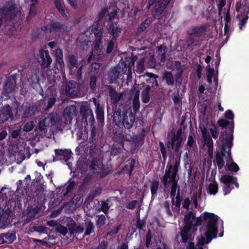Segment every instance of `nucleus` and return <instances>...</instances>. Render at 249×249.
<instances>
[{"mask_svg": "<svg viewBox=\"0 0 249 249\" xmlns=\"http://www.w3.org/2000/svg\"><path fill=\"white\" fill-rule=\"evenodd\" d=\"M116 40L113 39L112 38L109 40L107 44L106 53L107 54H110L114 49V42Z\"/></svg>", "mask_w": 249, "mask_h": 249, "instance_id": "obj_60", "label": "nucleus"}, {"mask_svg": "<svg viewBox=\"0 0 249 249\" xmlns=\"http://www.w3.org/2000/svg\"><path fill=\"white\" fill-rule=\"evenodd\" d=\"M128 164H125L121 171L125 174H127L129 177L132 176V173L134 169L136 160L134 159H131L128 161Z\"/></svg>", "mask_w": 249, "mask_h": 249, "instance_id": "obj_31", "label": "nucleus"}, {"mask_svg": "<svg viewBox=\"0 0 249 249\" xmlns=\"http://www.w3.org/2000/svg\"><path fill=\"white\" fill-rule=\"evenodd\" d=\"M80 115L81 117L82 123L88 125L89 122L90 125H93L95 124L94 115L89 106L82 104L80 107Z\"/></svg>", "mask_w": 249, "mask_h": 249, "instance_id": "obj_10", "label": "nucleus"}, {"mask_svg": "<svg viewBox=\"0 0 249 249\" xmlns=\"http://www.w3.org/2000/svg\"><path fill=\"white\" fill-rule=\"evenodd\" d=\"M14 115L12 108L9 105L1 107L0 109V123L8 122L11 123L14 120Z\"/></svg>", "mask_w": 249, "mask_h": 249, "instance_id": "obj_13", "label": "nucleus"}, {"mask_svg": "<svg viewBox=\"0 0 249 249\" xmlns=\"http://www.w3.org/2000/svg\"><path fill=\"white\" fill-rule=\"evenodd\" d=\"M180 190L179 189H178V193L176 196V201H175V206L177 209V211L178 212H179L180 211V205H181V201L182 200V198L180 196Z\"/></svg>", "mask_w": 249, "mask_h": 249, "instance_id": "obj_52", "label": "nucleus"}, {"mask_svg": "<svg viewBox=\"0 0 249 249\" xmlns=\"http://www.w3.org/2000/svg\"><path fill=\"white\" fill-rule=\"evenodd\" d=\"M150 86L147 85L142 91L141 99L143 103H147L150 101Z\"/></svg>", "mask_w": 249, "mask_h": 249, "instance_id": "obj_34", "label": "nucleus"}, {"mask_svg": "<svg viewBox=\"0 0 249 249\" xmlns=\"http://www.w3.org/2000/svg\"><path fill=\"white\" fill-rule=\"evenodd\" d=\"M174 67L177 70L176 74H183V71L185 68V65L181 64V63L179 61H175L174 63Z\"/></svg>", "mask_w": 249, "mask_h": 249, "instance_id": "obj_49", "label": "nucleus"}, {"mask_svg": "<svg viewBox=\"0 0 249 249\" xmlns=\"http://www.w3.org/2000/svg\"><path fill=\"white\" fill-rule=\"evenodd\" d=\"M53 1L54 5L60 14H61L64 18H68L69 13L66 9L63 1L61 0H53Z\"/></svg>", "mask_w": 249, "mask_h": 249, "instance_id": "obj_25", "label": "nucleus"}, {"mask_svg": "<svg viewBox=\"0 0 249 249\" xmlns=\"http://www.w3.org/2000/svg\"><path fill=\"white\" fill-rule=\"evenodd\" d=\"M171 0H148L147 9L155 4L152 10V15L156 19H162L167 14V6Z\"/></svg>", "mask_w": 249, "mask_h": 249, "instance_id": "obj_7", "label": "nucleus"}, {"mask_svg": "<svg viewBox=\"0 0 249 249\" xmlns=\"http://www.w3.org/2000/svg\"><path fill=\"white\" fill-rule=\"evenodd\" d=\"M77 112L76 106L73 104L66 107L63 111V116L68 121H71L72 116L76 115Z\"/></svg>", "mask_w": 249, "mask_h": 249, "instance_id": "obj_23", "label": "nucleus"}, {"mask_svg": "<svg viewBox=\"0 0 249 249\" xmlns=\"http://www.w3.org/2000/svg\"><path fill=\"white\" fill-rule=\"evenodd\" d=\"M181 130H178L176 134H174L170 140L168 139L166 143V145L168 149L171 148L174 149L175 144L181 137Z\"/></svg>", "mask_w": 249, "mask_h": 249, "instance_id": "obj_27", "label": "nucleus"}, {"mask_svg": "<svg viewBox=\"0 0 249 249\" xmlns=\"http://www.w3.org/2000/svg\"><path fill=\"white\" fill-rule=\"evenodd\" d=\"M1 234L5 244H11L16 239V235L15 232H6Z\"/></svg>", "mask_w": 249, "mask_h": 249, "instance_id": "obj_41", "label": "nucleus"}, {"mask_svg": "<svg viewBox=\"0 0 249 249\" xmlns=\"http://www.w3.org/2000/svg\"><path fill=\"white\" fill-rule=\"evenodd\" d=\"M243 9L244 13L246 14L240 20L239 25V29L241 30L245 26L249 19V0H244L243 1Z\"/></svg>", "mask_w": 249, "mask_h": 249, "instance_id": "obj_22", "label": "nucleus"}, {"mask_svg": "<svg viewBox=\"0 0 249 249\" xmlns=\"http://www.w3.org/2000/svg\"><path fill=\"white\" fill-rule=\"evenodd\" d=\"M152 241V233L151 231L149 230L148 231L146 234L145 238V246L146 248H149L150 245L151 244Z\"/></svg>", "mask_w": 249, "mask_h": 249, "instance_id": "obj_62", "label": "nucleus"}, {"mask_svg": "<svg viewBox=\"0 0 249 249\" xmlns=\"http://www.w3.org/2000/svg\"><path fill=\"white\" fill-rule=\"evenodd\" d=\"M126 136L122 133L116 134L114 135V141L118 143L117 144L120 145L122 147H124V142L126 140Z\"/></svg>", "mask_w": 249, "mask_h": 249, "instance_id": "obj_45", "label": "nucleus"}, {"mask_svg": "<svg viewBox=\"0 0 249 249\" xmlns=\"http://www.w3.org/2000/svg\"><path fill=\"white\" fill-rule=\"evenodd\" d=\"M86 230L83 235V237L89 235L91 233L93 232L94 229V226L93 222L91 220H89L85 223Z\"/></svg>", "mask_w": 249, "mask_h": 249, "instance_id": "obj_43", "label": "nucleus"}, {"mask_svg": "<svg viewBox=\"0 0 249 249\" xmlns=\"http://www.w3.org/2000/svg\"><path fill=\"white\" fill-rule=\"evenodd\" d=\"M228 151V147L227 146L226 147V152L225 153V155L223 156L222 157L223 161H224V165L222 167L220 168L218 166V168L219 170L222 169L225 165V161L224 160V158H225V159L226 160L227 162H231L230 164H226L225 166V169L226 170L229 171L230 172H237L239 170V167L238 165L233 161V159L232 158V156H231V160L228 159V155L227 152Z\"/></svg>", "mask_w": 249, "mask_h": 249, "instance_id": "obj_18", "label": "nucleus"}, {"mask_svg": "<svg viewBox=\"0 0 249 249\" xmlns=\"http://www.w3.org/2000/svg\"><path fill=\"white\" fill-rule=\"evenodd\" d=\"M37 61L42 69L49 68L52 62L49 51L44 49L39 50L37 54Z\"/></svg>", "mask_w": 249, "mask_h": 249, "instance_id": "obj_11", "label": "nucleus"}, {"mask_svg": "<svg viewBox=\"0 0 249 249\" xmlns=\"http://www.w3.org/2000/svg\"><path fill=\"white\" fill-rule=\"evenodd\" d=\"M61 120V118L60 115L56 112H52L44 119L40 122L39 125L40 127L42 126L51 127L59 123Z\"/></svg>", "mask_w": 249, "mask_h": 249, "instance_id": "obj_12", "label": "nucleus"}, {"mask_svg": "<svg viewBox=\"0 0 249 249\" xmlns=\"http://www.w3.org/2000/svg\"><path fill=\"white\" fill-rule=\"evenodd\" d=\"M172 99L176 107H181L182 104V100L180 98L178 93L173 96Z\"/></svg>", "mask_w": 249, "mask_h": 249, "instance_id": "obj_54", "label": "nucleus"}, {"mask_svg": "<svg viewBox=\"0 0 249 249\" xmlns=\"http://www.w3.org/2000/svg\"><path fill=\"white\" fill-rule=\"evenodd\" d=\"M11 214V211L7 209L5 210L0 215V226H5Z\"/></svg>", "mask_w": 249, "mask_h": 249, "instance_id": "obj_37", "label": "nucleus"}, {"mask_svg": "<svg viewBox=\"0 0 249 249\" xmlns=\"http://www.w3.org/2000/svg\"><path fill=\"white\" fill-rule=\"evenodd\" d=\"M103 164L102 160L100 158L94 157L92 158L89 168L90 170H97L99 168L102 167Z\"/></svg>", "mask_w": 249, "mask_h": 249, "instance_id": "obj_38", "label": "nucleus"}, {"mask_svg": "<svg viewBox=\"0 0 249 249\" xmlns=\"http://www.w3.org/2000/svg\"><path fill=\"white\" fill-rule=\"evenodd\" d=\"M68 66L71 68H78L80 65L77 62V57L73 54H70L67 58Z\"/></svg>", "mask_w": 249, "mask_h": 249, "instance_id": "obj_35", "label": "nucleus"}, {"mask_svg": "<svg viewBox=\"0 0 249 249\" xmlns=\"http://www.w3.org/2000/svg\"><path fill=\"white\" fill-rule=\"evenodd\" d=\"M16 81L13 76L7 78L5 83L3 89L6 93H10L12 92L16 87Z\"/></svg>", "mask_w": 249, "mask_h": 249, "instance_id": "obj_24", "label": "nucleus"}, {"mask_svg": "<svg viewBox=\"0 0 249 249\" xmlns=\"http://www.w3.org/2000/svg\"><path fill=\"white\" fill-rule=\"evenodd\" d=\"M146 222L144 220H141L140 216H138L137 217V221L136 223V226L137 229L139 230L143 231V228L145 226Z\"/></svg>", "mask_w": 249, "mask_h": 249, "instance_id": "obj_56", "label": "nucleus"}, {"mask_svg": "<svg viewBox=\"0 0 249 249\" xmlns=\"http://www.w3.org/2000/svg\"><path fill=\"white\" fill-rule=\"evenodd\" d=\"M95 113L97 122L103 125L105 123L104 107L98 104L96 106Z\"/></svg>", "mask_w": 249, "mask_h": 249, "instance_id": "obj_30", "label": "nucleus"}, {"mask_svg": "<svg viewBox=\"0 0 249 249\" xmlns=\"http://www.w3.org/2000/svg\"><path fill=\"white\" fill-rule=\"evenodd\" d=\"M159 144L163 160L164 161H165L167 158L166 148H165L164 144L162 141H160Z\"/></svg>", "mask_w": 249, "mask_h": 249, "instance_id": "obj_53", "label": "nucleus"}, {"mask_svg": "<svg viewBox=\"0 0 249 249\" xmlns=\"http://www.w3.org/2000/svg\"><path fill=\"white\" fill-rule=\"evenodd\" d=\"M71 179L68 181V185L66 188V191L63 193L64 196H66L69 193L73 190L76 186V183L74 180L71 181Z\"/></svg>", "mask_w": 249, "mask_h": 249, "instance_id": "obj_50", "label": "nucleus"}, {"mask_svg": "<svg viewBox=\"0 0 249 249\" xmlns=\"http://www.w3.org/2000/svg\"><path fill=\"white\" fill-rule=\"evenodd\" d=\"M145 75L148 77L146 79L147 83L151 85L150 88L152 87L154 89H156L158 87L157 80V79L159 78L158 75L148 72H146Z\"/></svg>", "mask_w": 249, "mask_h": 249, "instance_id": "obj_29", "label": "nucleus"}, {"mask_svg": "<svg viewBox=\"0 0 249 249\" xmlns=\"http://www.w3.org/2000/svg\"><path fill=\"white\" fill-rule=\"evenodd\" d=\"M55 231L63 235H66L69 231L68 227H66L61 225H58L55 228Z\"/></svg>", "mask_w": 249, "mask_h": 249, "instance_id": "obj_59", "label": "nucleus"}, {"mask_svg": "<svg viewBox=\"0 0 249 249\" xmlns=\"http://www.w3.org/2000/svg\"><path fill=\"white\" fill-rule=\"evenodd\" d=\"M55 58L56 63H58L60 69H63L64 67V62L63 61V54L62 50L58 48L55 50V53L54 54Z\"/></svg>", "mask_w": 249, "mask_h": 249, "instance_id": "obj_33", "label": "nucleus"}, {"mask_svg": "<svg viewBox=\"0 0 249 249\" xmlns=\"http://www.w3.org/2000/svg\"><path fill=\"white\" fill-rule=\"evenodd\" d=\"M34 127V122L30 121L25 124L23 126V130L24 131L28 132L31 131Z\"/></svg>", "mask_w": 249, "mask_h": 249, "instance_id": "obj_63", "label": "nucleus"}, {"mask_svg": "<svg viewBox=\"0 0 249 249\" xmlns=\"http://www.w3.org/2000/svg\"><path fill=\"white\" fill-rule=\"evenodd\" d=\"M16 8L15 4L13 2H8L5 6L0 8V16L13 19L16 17Z\"/></svg>", "mask_w": 249, "mask_h": 249, "instance_id": "obj_14", "label": "nucleus"}, {"mask_svg": "<svg viewBox=\"0 0 249 249\" xmlns=\"http://www.w3.org/2000/svg\"><path fill=\"white\" fill-rule=\"evenodd\" d=\"M97 77L95 75H92L89 80V88L92 91H94L96 89Z\"/></svg>", "mask_w": 249, "mask_h": 249, "instance_id": "obj_55", "label": "nucleus"}, {"mask_svg": "<svg viewBox=\"0 0 249 249\" xmlns=\"http://www.w3.org/2000/svg\"><path fill=\"white\" fill-rule=\"evenodd\" d=\"M177 175L178 173H176L175 175L173 176L172 165L170 164L169 165L168 164L162 180L164 186L166 187L171 182L178 181V178H177Z\"/></svg>", "mask_w": 249, "mask_h": 249, "instance_id": "obj_16", "label": "nucleus"}, {"mask_svg": "<svg viewBox=\"0 0 249 249\" xmlns=\"http://www.w3.org/2000/svg\"><path fill=\"white\" fill-rule=\"evenodd\" d=\"M107 31L111 36L112 38L116 40L121 33L122 28L119 26L117 22L109 21Z\"/></svg>", "mask_w": 249, "mask_h": 249, "instance_id": "obj_17", "label": "nucleus"}, {"mask_svg": "<svg viewBox=\"0 0 249 249\" xmlns=\"http://www.w3.org/2000/svg\"><path fill=\"white\" fill-rule=\"evenodd\" d=\"M137 59V57L132 54L131 57H126L124 60L122 59L118 66L112 68L108 72L109 83L110 84L117 83L118 80L121 76V72H125L127 68L130 71Z\"/></svg>", "mask_w": 249, "mask_h": 249, "instance_id": "obj_4", "label": "nucleus"}, {"mask_svg": "<svg viewBox=\"0 0 249 249\" xmlns=\"http://www.w3.org/2000/svg\"><path fill=\"white\" fill-rule=\"evenodd\" d=\"M107 89L108 90V94L112 103L113 104L118 103L121 100L122 95L121 94H119L115 89L111 86H108Z\"/></svg>", "mask_w": 249, "mask_h": 249, "instance_id": "obj_26", "label": "nucleus"}, {"mask_svg": "<svg viewBox=\"0 0 249 249\" xmlns=\"http://www.w3.org/2000/svg\"><path fill=\"white\" fill-rule=\"evenodd\" d=\"M52 32L67 33L70 31V28L66 24L58 21L50 22Z\"/></svg>", "mask_w": 249, "mask_h": 249, "instance_id": "obj_21", "label": "nucleus"}, {"mask_svg": "<svg viewBox=\"0 0 249 249\" xmlns=\"http://www.w3.org/2000/svg\"><path fill=\"white\" fill-rule=\"evenodd\" d=\"M218 185L217 182L214 180L213 182L209 184L207 192L208 194L211 195H215L218 192Z\"/></svg>", "mask_w": 249, "mask_h": 249, "instance_id": "obj_40", "label": "nucleus"}, {"mask_svg": "<svg viewBox=\"0 0 249 249\" xmlns=\"http://www.w3.org/2000/svg\"><path fill=\"white\" fill-rule=\"evenodd\" d=\"M98 169L100 170V171L98 173V175L100 178H104L109 174V171L107 168L103 164L102 167L99 168Z\"/></svg>", "mask_w": 249, "mask_h": 249, "instance_id": "obj_58", "label": "nucleus"}, {"mask_svg": "<svg viewBox=\"0 0 249 249\" xmlns=\"http://www.w3.org/2000/svg\"><path fill=\"white\" fill-rule=\"evenodd\" d=\"M213 214L214 215H216L214 213H208V212H204L200 216L196 218L195 219V222L194 223V226L196 227L199 226L202 224L204 225L205 226L206 230H207V225H208V220H205V216H208V217L211 216L210 214Z\"/></svg>", "mask_w": 249, "mask_h": 249, "instance_id": "obj_28", "label": "nucleus"}, {"mask_svg": "<svg viewBox=\"0 0 249 249\" xmlns=\"http://www.w3.org/2000/svg\"><path fill=\"white\" fill-rule=\"evenodd\" d=\"M225 117L226 119L229 120L230 121L231 126H230V132L227 133H226V137L224 138V133H222L219 137L220 140L222 142L221 146L220 151H216L215 153L216 163L217 166L220 168L223 167L224 165V161L222 159L223 156L225 155L226 152V147H228V151L227 152L228 155V159L231 160V148L233 146V133L234 128V114L233 112L231 110L226 111L224 114Z\"/></svg>", "mask_w": 249, "mask_h": 249, "instance_id": "obj_1", "label": "nucleus"}, {"mask_svg": "<svg viewBox=\"0 0 249 249\" xmlns=\"http://www.w3.org/2000/svg\"><path fill=\"white\" fill-rule=\"evenodd\" d=\"M211 216H205V220H208L207 230L204 233L205 237L200 236L197 237V246H203L205 244H208L213 239L217 237L218 232L217 222L218 216L210 214Z\"/></svg>", "mask_w": 249, "mask_h": 249, "instance_id": "obj_3", "label": "nucleus"}, {"mask_svg": "<svg viewBox=\"0 0 249 249\" xmlns=\"http://www.w3.org/2000/svg\"><path fill=\"white\" fill-rule=\"evenodd\" d=\"M203 139L204 144L208 147L207 153L209 156L211 158L213 156V141L210 135L203 137Z\"/></svg>", "mask_w": 249, "mask_h": 249, "instance_id": "obj_32", "label": "nucleus"}, {"mask_svg": "<svg viewBox=\"0 0 249 249\" xmlns=\"http://www.w3.org/2000/svg\"><path fill=\"white\" fill-rule=\"evenodd\" d=\"M106 216L104 214H101L98 216V218L96 221V225L97 228L98 229H101L103 227L105 224L106 222Z\"/></svg>", "mask_w": 249, "mask_h": 249, "instance_id": "obj_48", "label": "nucleus"}, {"mask_svg": "<svg viewBox=\"0 0 249 249\" xmlns=\"http://www.w3.org/2000/svg\"><path fill=\"white\" fill-rule=\"evenodd\" d=\"M159 187V181L154 180L151 182L150 190L151 193V199L153 200L157 196V191Z\"/></svg>", "mask_w": 249, "mask_h": 249, "instance_id": "obj_42", "label": "nucleus"}, {"mask_svg": "<svg viewBox=\"0 0 249 249\" xmlns=\"http://www.w3.org/2000/svg\"><path fill=\"white\" fill-rule=\"evenodd\" d=\"M163 78L165 80L166 84L172 86L174 84L173 75L171 71H165L163 74Z\"/></svg>", "mask_w": 249, "mask_h": 249, "instance_id": "obj_44", "label": "nucleus"}, {"mask_svg": "<svg viewBox=\"0 0 249 249\" xmlns=\"http://www.w3.org/2000/svg\"><path fill=\"white\" fill-rule=\"evenodd\" d=\"M132 107L134 111L133 112H136L139 110L140 107V103L139 97V93L137 92L135 96H134L132 102Z\"/></svg>", "mask_w": 249, "mask_h": 249, "instance_id": "obj_46", "label": "nucleus"}, {"mask_svg": "<svg viewBox=\"0 0 249 249\" xmlns=\"http://www.w3.org/2000/svg\"><path fill=\"white\" fill-rule=\"evenodd\" d=\"M106 12L102 10L98 14V20L95 21L91 26V34H93L95 37L94 41L93 51L94 53L100 52L102 49V38L104 34V29L99 25V21L105 17Z\"/></svg>", "mask_w": 249, "mask_h": 249, "instance_id": "obj_5", "label": "nucleus"}, {"mask_svg": "<svg viewBox=\"0 0 249 249\" xmlns=\"http://www.w3.org/2000/svg\"><path fill=\"white\" fill-rule=\"evenodd\" d=\"M195 219V214L192 211H189L185 215L183 219L184 226L180 231L182 243H187L189 239H192L190 231L193 226V220Z\"/></svg>", "mask_w": 249, "mask_h": 249, "instance_id": "obj_8", "label": "nucleus"}, {"mask_svg": "<svg viewBox=\"0 0 249 249\" xmlns=\"http://www.w3.org/2000/svg\"><path fill=\"white\" fill-rule=\"evenodd\" d=\"M55 157H53V161L63 160L68 161L71 158V152L68 149H55Z\"/></svg>", "mask_w": 249, "mask_h": 249, "instance_id": "obj_20", "label": "nucleus"}, {"mask_svg": "<svg viewBox=\"0 0 249 249\" xmlns=\"http://www.w3.org/2000/svg\"><path fill=\"white\" fill-rule=\"evenodd\" d=\"M67 226L68 227L69 232L71 236L74 234H81L84 230L83 226L76 225V223L72 219L68 221Z\"/></svg>", "mask_w": 249, "mask_h": 249, "instance_id": "obj_19", "label": "nucleus"}, {"mask_svg": "<svg viewBox=\"0 0 249 249\" xmlns=\"http://www.w3.org/2000/svg\"><path fill=\"white\" fill-rule=\"evenodd\" d=\"M152 20L151 18H147L144 20L138 27L137 30L138 35L141 34L145 30L148 28Z\"/></svg>", "mask_w": 249, "mask_h": 249, "instance_id": "obj_36", "label": "nucleus"}, {"mask_svg": "<svg viewBox=\"0 0 249 249\" xmlns=\"http://www.w3.org/2000/svg\"><path fill=\"white\" fill-rule=\"evenodd\" d=\"M210 132L211 134L212 138L216 139L218 138L219 132L217 127L214 124L213 125V127L210 128Z\"/></svg>", "mask_w": 249, "mask_h": 249, "instance_id": "obj_64", "label": "nucleus"}, {"mask_svg": "<svg viewBox=\"0 0 249 249\" xmlns=\"http://www.w3.org/2000/svg\"><path fill=\"white\" fill-rule=\"evenodd\" d=\"M163 206L166 210V212L168 216H172V211L173 209V206L170 208V205L169 201L166 200L163 203Z\"/></svg>", "mask_w": 249, "mask_h": 249, "instance_id": "obj_57", "label": "nucleus"}, {"mask_svg": "<svg viewBox=\"0 0 249 249\" xmlns=\"http://www.w3.org/2000/svg\"><path fill=\"white\" fill-rule=\"evenodd\" d=\"M208 29L205 25L192 26L188 29L186 42L188 46H196L200 41L199 37L205 35Z\"/></svg>", "mask_w": 249, "mask_h": 249, "instance_id": "obj_6", "label": "nucleus"}, {"mask_svg": "<svg viewBox=\"0 0 249 249\" xmlns=\"http://www.w3.org/2000/svg\"><path fill=\"white\" fill-rule=\"evenodd\" d=\"M102 191V188L101 187H98L94 190L93 191L90 192L87 197V199L92 201L94 198L97 197L100 195Z\"/></svg>", "mask_w": 249, "mask_h": 249, "instance_id": "obj_47", "label": "nucleus"}, {"mask_svg": "<svg viewBox=\"0 0 249 249\" xmlns=\"http://www.w3.org/2000/svg\"><path fill=\"white\" fill-rule=\"evenodd\" d=\"M36 108L35 106L32 105L26 107L23 112L22 118H29L35 115V112Z\"/></svg>", "mask_w": 249, "mask_h": 249, "instance_id": "obj_39", "label": "nucleus"}, {"mask_svg": "<svg viewBox=\"0 0 249 249\" xmlns=\"http://www.w3.org/2000/svg\"><path fill=\"white\" fill-rule=\"evenodd\" d=\"M123 148L124 147H122L120 145L114 144L111 148V154L114 156L117 155L121 153Z\"/></svg>", "mask_w": 249, "mask_h": 249, "instance_id": "obj_51", "label": "nucleus"}, {"mask_svg": "<svg viewBox=\"0 0 249 249\" xmlns=\"http://www.w3.org/2000/svg\"><path fill=\"white\" fill-rule=\"evenodd\" d=\"M220 181L224 184L222 189L225 196L229 194L231 191L234 189L233 185H235L236 188H238L239 186L237 178L231 175H223L220 178Z\"/></svg>", "mask_w": 249, "mask_h": 249, "instance_id": "obj_9", "label": "nucleus"}, {"mask_svg": "<svg viewBox=\"0 0 249 249\" xmlns=\"http://www.w3.org/2000/svg\"><path fill=\"white\" fill-rule=\"evenodd\" d=\"M217 124L219 126L224 128H226L227 126L230 125L231 123L230 121H229L224 119H220L217 121Z\"/></svg>", "mask_w": 249, "mask_h": 249, "instance_id": "obj_61", "label": "nucleus"}, {"mask_svg": "<svg viewBox=\"0 0 249 249\" xmlns=\"http://www.w3.org/2000/svg\"><path fill=\"white\" fill-rule=\"evenodd\" d=\"M113 120L116 124L122 125L125 129H131L135 121V112L131 108L122 112L120 107L116 108L113 113Z\"/></svg>", "mask_w": 249, "mask_h": 249, "instance_id": "obj_2", "label": "nucleus"}, {"mask_svg": "<svg viewBox=\"0 0 249 249\" xmlns=\"http://www.w3.org/2000/svg\"><path fill=\"white\" fill-rule=\"evenodd\" d=\"M65 93L72 98L79 96L80 95L79 86L76 81L70 80L65 86Z\"/></svg>", "mask_w": 249, "mask_h": 249, "instance_id": "obj_15", "label": "nucleus"}]
</instances>
